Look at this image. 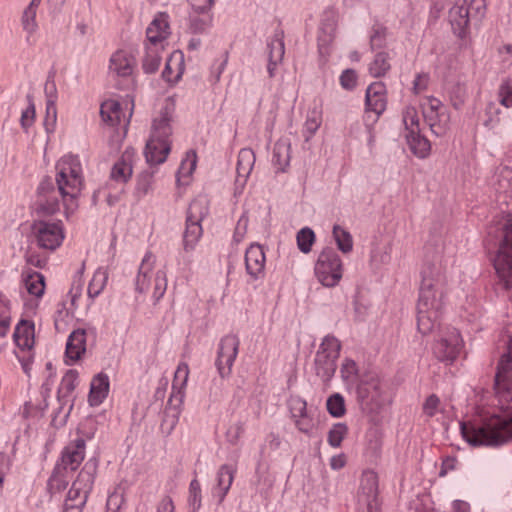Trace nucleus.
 <instances>
[{
  "mask_svg": "<svg viewBox=\"0 0 512 512\" xmlns=\"http://www.w3.org/2000/svg\"><path fill=\"white\" fill-rule=\"evenodd\" d=\"M13 338L19 348L30 349L34 344V324L21 320L15 328Z\"/></svg>",
  "mask_w": 512,
  "mask_h": 512,
  "instance_id": "4be33fe9",
  "label": "nucleus"
},
{
  "mask_svg": "<svg viewBox=\"0 0 512 512\" xmlns=\"http://www.w3.org/2000/svg\"><path fill=\"white\" fill-rule=\"evenodd\" d=\"M161 58L155 51H148L143 59L142 67L146 73H154L158 70Z\"/></svg>",
  "mask_w": 512,
  "mask_h": 512,
  "instance_id": "3c124183",
  "label": "nucleus"
},
{
  "mask_svg": "<svg viewBox=\"0 0 512 512\" xmlns=\"http://www.w3.org/2000/svg\"><path fill=\"white\" fill-rule=\"evenodd\" d=\"M106 279L104 273H96L89 284L88 294L91 298L96 297L104 286V280Z\"/></svg>",
  "mask_w": 512,
  "mask_h": 512,
  "instance_id": "6e6d98bb",
  "label": "nucleus"
},
{
  "mask_svg": "<svg viewBox=\"0 0 512 512\" xmlns=\"http://www.w3.org/2000/svg\"><path fill=\"white\" fill-rule=\"evenodd\" d=\"M499 102L506 108L512 107V86L509 80H505L498 90Z\"/></svg>",
  "mask_w": 512,
  "mask_h": 512,
  "instance_id": "8fccbe9b",
  "label": "nucleus"
},
{
  "mask_svg": "<svg viewBox=\"0 0 512 512\" xmlns=\"http://www.w3.org/2000/svg\"><path fill=\"white\" fill-rule=\"evenodd\" d=\"M315 275L325 287L336 286L342 278V261L332 247H326L319 254L315 264Z\"/></svg>",
  "mask_w": 512,
  "mask_h": 512,
  "instance_id": "0eeeda50",
  "label": "nucleus"
},
{
  "mask_svg": "<svg viewBox=\"0 0 512 512\" xmlns=\"http://www.w3.org/2000/svg\"><path fill=\"white\" fill-rule=\"evenodd\" d=\"M134 150L127 148L121 158L113 165L111 178L120 183H126L132 175V159Z\"/></svg>",
  "mask_w": 512,
  "mask_h": 512,
  "instance_id": "6ab92c4d",
  "label": "nucleus"
},
{
  "mask_svg": "<svg viewBox=\"0 0 512 512\" xmlns=\"http://www.w3.org/2000/svg\"><path fill=\"white\" fill-rule=\"evenodd\" d=\"M441 310L417 307V326L422 334H428L435 328Z\"/></svg>",
  "mask_w": 512,
  "mask_h": 512,
  "instance_id": "a878e982",
  "label": "nucleus"
},
{
  "mask_svg": "<svg viewBox=\"0 0 512 512\" xmlns=\"http://www.w3.org/2000/svg\"><path fill=\"white\" fill-rule=\"evenodd\" d=\"M77 159L68 156L59 162V172L56 176L57 188L51 179H45L38 188V200L35 203L34 211L38 216H50L59 210V196L62 197L64 205L68 208L69 201L75 200L82 186L80 166Z\"/></svg>",
  "mask_w": 512,
  "mask_h": 512,
  "instance_id": "f257e3e1",
  "label": "nucleus"
},
{
  "mask_svg": "<svg viewBox=\"0 0 512 512\" xmlns=\"http://www.w3.org/2000/svg\"><path fill=\"white\" fill-rule=\"evenodd\" d=\"M167 288V279L164 271L159 270L154 278L152 297L158 302Z\"/></svg>",
  "mask_w": 512,
  "mask_h": 512,
  "instance_id": "de8ad7c7",
  "label": "nucleus"
},
{
  "mask_svg": "<svg viewBox=\"0 0 512 512\" xmlns=\"http://www.w3.org/2000/svg\"><path fill=\"white\" fill-rule=\"evenodd\" d=\"M77 378L78 372L76 370H68L62 379L60 390L65 394L72 393L76 387Z\"/></svg>",
  "mask_w": 512,
  "mask_h": 512,
  "instance_id": "603ef678",
  "label": "nucleus"
},
{
  "mask_svg": "<svg viewBox=\"0 0 512 512\" xmlns=\"http://www.w3.org/2000/svg\"><path fill=\"white\" fill-rule=\"evenodd\" d=\"M348 432V427L344 423L334 424L328 432V443L332 447H339L342 440Z\"/></svg>",
  "mask_w": 512,
  "mask_h": 512,
  "instance_id": "79ce46f5",
  "label": "nucleus"
},
{
  "mask_svg": "<svg viewBox=\"0 0 512 512\" xmlns=\"http://www.w3.org/2000/svg\"><path fill=\"white\" fill-rule=\"evenodd\" d=\"M389 56L386 52H379L370 64L369 72L373 77H382L390 70Z\"/></svg>",
  "mask_w": 512,
  "mask_h": 512,
  "instance_id": "c9c22d12",
  "label": "nucleus"
},
{
  "mask_svg": "<svg viewBox=\"0 0 512 512\" xmlns=\"http://www.w3.org/2000/svg\"><path fill=\"white\" fill-rule=\"evenodd\" d=\"M239 341L236 336L228 335L221 340L216 365L221 377L230 374L231 366L237 356Z\"/></svg>",
  "mask_w": 512,
  "mask_h": 512,
  "instance_id": "f8f14e48",
  "label": "nucleus"
},
{
  "mask_svg": "<svg viewBox=\"0 0 512 512\" xmlns=\"http://www.w3.org/2000/svg\"><path fill=\"white\" fill-rule=\"evenodd\" d=\"M188 376H189L188 365L186 363H180L177 367L175 374H174V379H173V384H172L173 392L169 398V401H168L169 407L166 412L167 414L169 412H172L173 419L171 421V426H173V424L175 423V418L178 415V411L176 409V404H174V402H177V403L182 402L183 397H184L182 388L186 385Z\"/></svg>",
  "mask_w": 512,
  "mask_h": 512,
  "instance_id": "4468645a",
  "label": "nucleus"
},
{
  "mask_svg": "<svg viewBox=\"0 0 512 512\" xmlns=\"http://www.w3.org/2000/svg\"><path fill=\"white\" fill-rule=\"evenodd\" d=\"M184 70L183 54L176 51L168 58L162 72V78L167 82L177 81Z\"/></svg>",
  "mask_w": 512,
  "mask_h": 512,
  "instance_id": "393cba45",
  "label": "nucleus"
},
{
  "mask_svg": "<svg viewBox=\"0 0 512 512\" xmlns=\"http://www.w3.org/2000/svg\"><path fill=\"white\" fill-rule=\"evenodd\" d=\"M341 344L334 336H326L316 353L314 364L317 376L325 383L329 382L334 376L337 365L336 360L339 357Z\"/></svg>",
  "mask_w": 512,
  "mask_h": 512,
  "instance_id": "6e6552de",
  "label": "nucleus"
},
{
  "mask_svg": "<svg viewBox=\"0 0 512 512\" xmlns=\"http://www.w3.org/2000/svg\"><path fill=\"white\" fill-rule=\"evenodd\" d=\"M27 100L29 102V106L27 107V109L25 111H23L21 120H20L21 125L24 129L29 128L33 124L34 118H35V106L33 103L32 96L28 95Z\"/></svg>",
  "mask_w": 512,
  "mask_h": 512,
  "instance_id": "864d4df0",
  "label": "nucleus"
},
{
  "mask_svg": "<svg viewBox=\"0 0 512 512\" xmlns=\"http://www.w3.org/2000/svg\"><path fill=\"white\" fill-rule=\"evenodd\" d=\"M85 441L77 439L66 446L62 452L61 461L57 463V471L73 472L84 460Z\"/></svg>",
  "mask_w": 512,
  "mask_h": 512,
  "instance_id": "ddd939ff",
  "label": "nucleus"
},
{
  "mask_svg": "<svg viewBox=\"0 0 512 512\" xmlns=\"http://www.w3.org/2000/svg\"><path fill=\"white\" fill-rule=\"evenodd\" d=\"M290 142L280 139L274 144L272 162L278 171L284 172L290 163Z\"/></svg>",
  "mask_w": 512,
  "mask_h": 512,
  "instance_id": "bb28decb",
  "label": "nucleus"
},
{
  "mask_svg": "<svg viewBox=\"0 0 512 512\" xmlns=\"http://www.w3.org/2000/svg\"><path fill=\"white\" fill-rule=\"evenodd\" d=\"M201 235V223L186 220V228L183 235L184 250H193Z\"/></svg>",
  "mask_w": 512,
  "mask_h": 512,
  "instance_id": "473e14b6",
  "label": "nucleus"
},
{
  "mask_svg": "<svg viewBox=\"0 0 512 512\" xmlns=\"http://www.w3.org/2000/svg\"><path fill=\"white\" fill-rule=\"evenodd\" d=\"M357 399L361 409L368 413H376L384 405L383 386L376 373L362 376L357 386Z\"/></svg>",
  "mask_w": 512,
  "mask_h": 512,
  "instance_id": "423d86ee",
  "label": "nucleus"
},
{
  "mask_svg": "<svg viewBox=\"0 0 512 512\" xmlns=\"http://www.w3.org/2000/svg\"><path fill=\"white\" fill-rule=\"evenodd\" d=\"M403 123L407 131L406 135L420 133L419 117L415 108H407L403 113Z\"/></svg>",
  "mask_w": 512,
  "mask_h": 512,
  "instance_id": "58836bf2",
  "label": "nucleus"
},
{
  "mask_svg": "<svg viewBox=\"0 0 512 512\" xmlns=\"http://www.w3.org/2000/svg\"><path fill=\"white\" fill-rule=\"evenodd\" d=\"M189 505L190 512H197L201 507V487L198 480L193 479L189 486Z\"/></svg>",
  "mask_w": 512,
  "mask_h": 512,
  "instance_id": "49530a36",
  "label": "nucleus"
},
{
  "mask_svg": "<svg viewBox=\"0 0 512 512\" xmlns=\"http://www.w3.org/2000/svg\"><path fill=\"white\" fill-rule=\"evenodd\" d=\"M297 245L301 252L308 253L315 241V234L312 229L305 227L297 233Z\"/></svg>",
  "mask_w": 512,
  "mask_h": 512,
  "instance_id": "ea45409f",
  "label": "nucleus"
},
{
  "mask_svg": "<svg viewBox=\"0 0 512 512\" xmlns=\"http://www.w3.org/2000/svg\"><path fill=\"white\" fill-rule=\"evenodd\" d=\"M269 49V63H268V73L270 77L274 76V70L278 63H280L284 56V42L282 40V33L275 34V37L268 44Z\"/></svg>",
  "mask_w": 512,
  "mask_h": 512,
  "instance_id": "cd10ccee",
  "label": "nucleus"
},
{
  "mask_svg": "<svg viewBox=\"0 0 512 512\" xmlns=\"http://www.w3.org/2000/svg\"><path fill=\"white\" fill-rule=\"evenodd\" d=\"M86 351V331L74 330L68 337L66 344V356L73 360H79Z\"/></svg>",
  "mask_w": 512,
  "mask_h": 512,
  "instance_id": "aec40b11",
  "label": "nucleus"
},
{
  "mask_svg": "<svg viewBox=\"0 0 512 512\" xmlns=\"http://www.w3.org/2000/svg\"><path fill=\"white\" fill-rule=\"evenodd\" d=\"M340 83L343 88L352 90L357 84V74L353 69H346L340 76Z\"/></svg>",
  "mask_w": 512,
  "mask_h": 512,
  "instance_id": "4d7b16f0",
  "label": "nucleus"
},
{
  "mask_svg": "<svg viewBox=\"0 0 512 512\" xmlns=\"http://www.w3.org/2000/svg\"><path fill=\"white\" fill-rule=\"evenodd\" d=\"M439 403L440 400L435 394L430 395L423 404L424 413L429 417L434 416Z\"/></svg>",
  "mask_w": 512,
  "mask_h": 512,
  "instance_id": "0e129e2a",
  "label": "nucleus"
},
{
  "mask_svg": "<svg viewBox=\"0 0 512 512\" xmlns=\"http://www.w3.org/2000/svg\"><path fill=\"white\" fill-rule=\"evenodd\" d=\"M174 109V104L167 102L160 111L159 117L153 121L152 134L145 147L146 161L151 165L163 163L170 151L169 137L172 134L170 122Z\"/></svg>",
  "mask_w": 512,
  "mask_h": 512,
  "instance_id": "20e7f679",
  "label": "nucleus"
},
{
  "mask_svg": "<svg viewBox=\"0 0 512 512\" xmlns=\"http://www.w3.org/2000/svg\"><path fill=\"white\" fill-rule=\"evenodd\" d=\"M386 97L372 96L370 99L365 97V105L367 112H373L378 117L386 109Z\"/></svg>",
  "mask_w": 512,
  "mask_h": 512,
  "instance_id": "09e8293b",
  "label": "nucleus"
},
{
  "mask_svg": "<svg viewBox=\"0 0 512 512\" xmlns=\"http://www.w3.org/2000/svg\"><path fill=\"white\" fill-rule=\"evenodd\" d=\"M32 230L41 248L55 250L63 241V229L59 223L35 221Z\"/></svg>",
  "mask_w": 512,
  "mask_h": 512,
  "instance_id": "9d476101",
  "label": "nucleus"
},
{
  "mask_svg": "<svg viewBox=\"0 0 512 512\" xmlns=\"http://www.w3.org/2000/svg\"><path fill=\"white\" fill-rule=\"evenodd\" d=\"M295 425L299 431L305 434H309L314 426L313 420L308 415L295 419Z\"/></svg>",
  "mask_w": 512,
  "mask_h": 512,
  "instance_id": "774afa93",
  "label": "nucleus"
},
{
  "mask_svg": "<svg viewBox=\"0 0 512 512\" xmlns=\"http://www.w3.org/2000/svg\"><path fill=\"white\" fill-rule=\"evenodd\" d=\"M208 205L209 201L205 197L195 198L189 205L186 220L201 223L208 215Z\"/></svg>",
  "mask_w": 512,
  "mask_h": 512,
  "instance_id": "c756f323",
  "label": "nucleus"
},
{
  "mask_svg": "<svg viewBox=\"0 0 512 512\" xmlns=\"http://www.w3.org/2000/svg\"><path fill=\"white\" fill-rule=\"evenodd\" d=\"M327 410L333 417H341L345 414L344 398L336 393L327 400Z\"/></svg>",
  "mask_w": 512,
  "mask_h": 512,
  "instance_id": "37998d69",
  "label": "nucleus"
},
{
  "mask_svg": "<svg viewBox=\"0 0 512 512\" xmlns=\"http://www.w3.org/2000/svg\"><path fill=\"white\" fill-rule=\"evenodd\" d=\"M87 500L79 497L78 499L66 498L63 512H82V508Z\"/></svg>",
  "mask_w": 512,
  "mask_h": 512,
  "instance_id": "052dcab7",
  "label": "nucleus"
},
{
  "mask_svg": "<svg viewBox=\"0 0 512 512\" xmlns=\"http://www.w3.org/2000/svg\"><path fill=\"white\" fill-rule=\"evenodd\" d=\"M449 97L452 106L457 110L460 109L464 105L466 99L465 86L461 83L454 84L449 91Z\"/></svg>",
  "mask_w": 512,
  "mask_h": 512,
  "instance_id": "c03bdc74",
  "label": "nucleus"
},
{
  "mask_svg": "<svg viewBox=\"0 0 512 512\" xmlns=\"http://www.w3.org/2000/svg\"><path fill=\"white\" fill-rule=\"evenodd\" d=\"M41 0H32L29 6L24 10L22 16V24L23 28L29 33L35 31L36 29V10L40 4Z\"/></svg>",
  "mask_w": 512,
  "mask_h": 512,
  "instance_id": "4c0bfd02",
  "label": "nucleus"
},
{
  "mask_svg": "<svg viewBox=\"0 0 512 512\" xmlns=\"http://www.w3.org/2000/svg\"><path fill=\"white\" fill-rule=\"evenodd\" d=\"M135 66L134 57L126 51L118 50L110 58L109 70L119 77L132 75Z\"/></svg>",
  "mask_w": 512,
  "mask_h": 512,
  "instance_id": "a211bd4d",
  "label": "nucleus"
},
{
  "mask_svg": "<svg viewBox=\"0 0 512 512\" xmlns=\"http://www.w3.org/2000/svg\"><path fill=\"white\" fill-rule=\"evenodd\" d=\"M265 253L258 244H252L245 253V265L247 273L257 279L264 273Z\"/></svg>",
  "mask_w": 512,
  "mask_h": 512,
  "instance_id": "dca6fc26",
  "label": "nucleus"
},
{
  "mask_svg": "<svg viewBox=\"0 0 512 512\" xmlns=\"http://www.w3.org/2000/svg\"><path fill=\"white\" fill-rule=\"evenodd\" d=\"M499 243L494 268L506 289L512 288V215L499 230Z\"/></svg>",
  "mask_w": 512,
  "mask_h": 512,
  "instance_id": "39448f33",
  "label": "nucleus"
},
{
  "mask_svg": "<svg viewBox=\"0 0 512 512\" xmlns=\"http://www.w3.org/2000/svg\"><path fill=\"white\" fill-rule=\"evenodd\" d=\"M423 114H424L425 121L430 126L431 131L437 136L443 135L445 132V128L443 126L436 124V118L438 117V112L436 114H431L430 110L425 109Z\"/></svg>",
  "mask_w": 512,
  "mask_h": 512,
  "instance_id": "13d9d810",
  "label": "nucleus"
},
{
  "mask_svg": "<svg viewBox=\"0 0 512 512\" xmlns=\"http://www.w3.org/2000/svg\"><path fill=\"white\" fill-rule=\"evenodd\" d=\"M25 287L29 294L41 297L45 289V278L39 272L28 274L24 280Z\"/></svg>",
  "mask_w": 512,
  "mask_h": 512,
  "instance_id": "f704fd0d",
  "label": "nucleus"
},
{
  "mask_svg": "<svg viewBox=\"0 0 512 512\" xmlns=\"http://www.w3.org/2000/svg\"><path fill=\"white\" fill-rule=\"evenodd\" d=\"M378 485V475L374 471L367 470L363 472L358 492V503L360 506H364L365 509L360 512L380 511Z\"/></svg>",
  "mask_w": 512,
  "mask_h": 512,
  "instance_id": "1a4fd4ad",
  "label": "nucleus"
},
{
  "mask_svg": "<svg viewBox=\"0 0 512 512\" xmlns=\"http://www.w3.org/2000/svg\"><path fill=\"white\" fill-rule=\"evenodd\" d=\"M121 113V105L116 100L109 99L103 102L101 105L100 115L103 121L110 124L111 126L120 124Z\"/></svg>",
  "mask_w": 512,
  "mask_h": 512,
  "instance_id": "c85d7f7f",
  "label": "nucleus"
},
{
  "mask_svg": "<svg viewBox=\"0 0 512 512\" xmlns=\"http://www.w3.org/2000/svg\"><path fill=\"white\" fill-rule=\"evenodd\" d=\"M255 164V154L250 148H243L239 151L236 172L237 182L245 183Z\"/></svg>",
  "mask_w": 512,
  "mask_h": 512,
  "instance_id": "5701e85b",
  "label": "nucleus"
},
{
  "mask_svg": "<svg viewBox=\"0 0 512 512\" xmlns=\"http://www.w3.org/2000/svg\"><path fill=\"white\" fill-rule=\"evenodd\" d=\"M235 468L230 465H222L218 471V483L217 486L220 490V500H223L224 496L229 491L233 482Z\"/></svg>",
  "mask_w": 512,
  "mask_h": 512,
  "instance_id": "72a5a7b5",
  "label": "nucleus"
},
{
  "mask_svg": "<svg viewBox=\"0 0 512 512\" xmlns=\"http://www.w3.org/2000/svg\"><path fill=\"white\" fill-rule=\"evenodd\" d=\"M94 480L93 469L86 464L79 472L77 479L73 482L66 498L78 499L79 497L87 500L88 493Z\"/></svg>",
  "mask_w": 512,
  "mask_h": 512,
  "instance_id": "f3484780",
  "label": "nucleus"
},
{
  "mask_svg": "<svg viewBox=\"0 0 512 512\" xmlns=\"http://www.w3.org/2000/svg\"><path fill=\"white\" fill-rule=\"evenodd\" d=\"M429 83V75L426 73H420L416 76L413 82V90L416 94L426 90Z\"/></svg>",
  "mask_w": 512,
  "mask_h": 512,
  "instance_id": "69168bd1",
  "label": "nucleus"
},
{
  "mask_svg": "<svg viewBox=\"0 0 512 512\" xmlns=\"http://www.w3.org/2000/svg\"><path fill=\"white\" fill-rule=\"evenodd\" d=\"M333 236L337 243L338 249L343 253H349L353 248V241L350 233L339 225H334Z\"/></svg>",
  "mask_w": 512,
  "mask_h": 512,
  "instance_id": "e433bc0d",
  "label": "nucleus"
},
{
  "mask_svg": "<svg viewBox=\"0 0 512 512\" xmlns=\"http://www.w3.org/2000/svg\"><path fill=\"white\" fill-rule=\"evenodd\" d=\"M153 174V171L146 170L139 175L137 183L138 191H141L144 194L149 191L152 184Z\"/></svg>",
  "mask_w": 512,
  "mask_h": 512,
  "instance_id": "bf43d9fd",
  "label": "nucleus"
},
{
  "mask_svg": "<svg viewBox=\"0 0 512 512\" xmlns=\"http://www.w3.org/2000/svg\"><path fill=\"white\" fill-rule=\"evenodd\" d=\"M322 122L321 113L317 109L311 110L304 124L305 138L308 141L318 130Z\"/></svg>",
  "mask_w": 512,
  "mask_h": 512,
  "instance_id": "a19ab883",
  "label": "nucleus"
},
{
  "mask_svg": "<svg viewBox=\"0 0 512 512\" xmlns=\"http://www.w3.org/2000/svg\"><path fill=\"white\" fill-rule=\"evenodd\" d=\"M462 346L460 334L456 329H452L447 334L436 341L433 347V353L436 358L442 362L452 363L458 356Z\"/></svg>",
  "mask_w": 512,
  "mask_h": 512,
  "instance_id": "9b49d317",
  "label": "nucleus"
},
{
  "mask_svg": "<svg viewBox=\"0 0 512 512\" xmlns=\"http://www.w3.org/2000/svg\"><path fill=\"white\" fill-rule=\"evenodd\" d=\"M357 374L356 363L351 359H346L341 367V375L345 381H349Z\"/></svg>",
  "mask_w": 512,
  "mask_h": 512,
  "instance_id": "e2e57ef3",
  "label": "nucleus"
},
{
  "mask_svg": "<svg viewBox=\"0 0 512 512\" xmlns=\"http://www.w3.org/2000/svg\"><path fill=\"white\" fill-rule=\"evenodd\" d=\"M407 143L414 155L419 158H425L429 155L431 150V145L429 140L421 135V133H417L416 135H406Z\"/></svg>",
  "mask_w": 512,
  "mask_h": 512,
  "instance_id": "7c9ffc66",
  "label": "nucleus"
},
{
  "mask_svg": "<svg viewBox=\"0 0 512 512\" xmlns=\"http://www.w3.org/2000/svg\"><path fill=\"white\" fill-rule=\"evenodd\" d=\"M67 473L68 472L65 471H57V467H55L54 472L48 481V486L51 492H60L67 487Z\"/></svg>",
  "mask_w": 512,
  "mask_h": 512,
  "instance_id": "a18cd8bd",
  "label": "nucleus"
},
{
  "mask_svg": "<svg viewBox=\"0 0 512 512\" xmlns=\"http://www.w3.org/2000/svg\"><path fill=\"white\" fill-rule=\"evenodd\" d=\"M441 247L425 246L417 307L442 310L446 277L441 266Z\"/></svg>",
  "mask_w": 512,
  "mask_h": 512,
  "instance_id": "f03ea898",
  "label": "nucleus"
},
{
  "mask_svg": "<svg viewBox=\"0 0 512 512\" xmlns=\"http://www.w3.org/2000/svg\"><path fill=\"white\" fill-rule=\"evenodd\" d=\"M153 264V255L151 253H148L145 255L141 266L139 268V273L136 280V289L139 292H144L149 289V286L151 284V278L149 276V273L151 271Z\"/></svg>",
  "mask_w": 512,
  "mask_h": 512,
  "instance_id": "2f4dec72",
  "label": "nucleus"
},
{
  "mask_svg": "<svg viewBox=\"0 0 512 512\" xmlns=\"http://www.w3.org/2000/svg\"><path fill=\"white\" fill-rule=\"evenodd\" d=\"M448 20L454 33L463 38L469 24V10L465 0H457L449 9Z\"/></svg>",
  "mask_w": 512,
  "mask_h": 512,
  "instance_id": "2eb2a0df",
  "label": "nucleus"
},
{
  "mask_svg": "<svg viewBox=\"0 0 512 512\" xmlns=\"http://www.w3.org/2000/svg\"><path fill=\"white\" fill-rule=\"evenodd\" d=\"M386 43V28L376 27L370 37V45L372 49L382 48Z\"/></svg>",
  "mask_w": 512,
  "mask_h": 512,
  "instance_id": "5fc2aeb1",
  "label": "nucleus"
},
{
  "mask_svg": "<svg viewBox=\"0 0 512 512\" xmlns=\"http://www.w3.org/2000/svg\"><path fill=\"white\" fill-rule=\"evenodd\" d=\"M461 434L473 446H498L512 440V414L494 415L482 425L460 423Z\"/></svg>",
  "mask_w": 512,
  "mask_h": 512,
  "instance_id": "7ed1b4c3",
  "label": "nucleus"
},
{
  "mask_svg": "<svg viewBox=\"0 0 512 512\" xmlns=\"http://www.w3.org/2000/svg\"><path fill=\"white\" fill-rule=\"evenodd\" d=\"M512 341L508 346V352L503 354L497 365V372L494 379V388L499 391L501 386L510 379L512 372Z\"/></svg>",
  "mask_w": 512,
  "mask_h": 512,
  "instance_id": "412c9836",
  "label": "nucleus"
},
{
  "mask_svg": "<svg viewBox=\"0 0 512 512\" xmlns=\"http://www.w3.org/2000/svg\"><path fill=\"white\" fill-rule=\"evenodd\" d=\"M307 404L306 401L296 398L291 401L290 409L293 418L297 419L304 415H307Z\"/></svg>",
  "mask_w": 512,
  "mask_h": 512,
  "instance_id": "680f3d73",
  "label": "nucleus"
},
{
  "mask_svg": "<svg viewBox=\"0 0 512 512\" xmlns=\"http://www.w3.org/2000/svg\"><path fill=\"white\" fill-rule=\"evenodd\" d=\"M109 391V379L104 373L97 374L91 382L89 402L91 405H99Z\"/></svg>",
  "mask_w": 512,
  "mask_h": 512,
  "instance_id": "b1692460",
  "label": "nucleus"
},
{
  "mask_svg": "<svg viewBox=\"0 0 512 512\" xmlns=\"http://www.w3.org/2000/svg\"><path fill=\"white\" fill-rule=\"evenodd\" d=\"M385 97V85L383 82H374L368 86L366 90V98L370 97Z\"/></svg>",
  "mask_w": 512,
  "mask_h": 512,
  "instance_id": "338daca9",
  "label": "nucleus"
}]
</instances>
